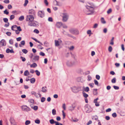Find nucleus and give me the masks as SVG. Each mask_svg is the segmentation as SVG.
Segmentation results:
<instances>
[{
    "instance_id": "1",
    "label": "nucleus",
    "mask_w": 125,
    "mask_h": 125,
    "mask_svg": "<svg viewBox=\"0 0 125 125\" xmlns=\"http://www.w3.org/2000/svg\"><path fill=\"white\" fill-rule=\"evenodd\" d=\"M86 9L84 10L85 13L86 14L90 15L92 13L94 12L95 6L92 3H89L88 5L86 6Z\"/></svg>"
},
{
    "instance_id": "2",
    "label": "nucleus",
    "mask_w": 125,
    "mask_h": 125,
    "mask_svg": "<svg viewBox=\"0 0 125 125\" xmlns=\"http://www.w3.org/2000/svg\"><path fill=\"white\" fill-rule=\"evenodd\" d=\"M62 21L63 22H66L69 18V15L66 13H63L62 14Z\"/></svg>"
},
{
    "instance_id": "3",
    "label": "nucleus",
    "mask_w": 125,
    "mask_h": 125,
    "mask_svg": "<svg viewBox=\"0 0 125 125\" xmlns=\"http://www.w3.org/2000/svg\"><path fill=\"white\" fill-rule=\"evenodd\" d=\"M69 31L71 33L75 35H77L79 33V31L76 29H71L69 30Z\"/></svg>"
},
{
    "instance_id": "4",
    "label": "nucleus",
    "mask_w": 125,
    "mask_h": 125,
    "mask_svg": "<svg viewBox=\"0 0 125 125\" xmlns=\"http://www.w3.org/2000/svg\"><path fill=\"white\" fill-rule=\"evenodd\" d=\"M28 24L29 26L33 27H36L38 25V22L33 21L29 22L28 23Z\"/></svg>"
},
{
    "instance_id": "5",
    "label": "nucleus",
    "mask_w": 125,
    "mask_h": 125,
    "mask_svg": "<svg viewBox=\"0 0 125 125\" xmlns=\"http://www.w3.org/2000/svg\"><path fill=\"white\" fill-rule=\"evenodd\" d=\"M34 19L33 16L31 15H27L26 16V21L30 22L33 21Z\"/></svg>"
},
{
    "instance_id": "6",
    "label": "nucleus",
    "mask_w": 125,
    "mask_h": 125,
    "mask_svg": "<svg viewBox=\"0 0 125 125\" xmlns=\"http://www.w3.org/2000/svg\"><path fill=\"white\" fill-rule=\"evenodd\" d=\"M21 108L23 111L27 112L30 111L31 110V109L29 107L25 105L22 106Z\"/></svg>"
},
{
    "instance_id": "7",
    "label": "nucleus",
    "mask_w": 125,
    "mask_h": 125,
    "mask_svg": "<svg viewBox=\"0 0 125 125\" xmlns=\"http://www.w3.org/2000/svg\"><path fill=\"white\" fill-rule=\"evenodd\" d=\"M74 62L73 61H67L66 62L67 66L69 67H71L74 64Z\"/></svg>"
},
{
    "instance_id": "8",
    "label": "nucleus",
    "mask_w": 125,
    "mask_h": 125,
    "mask_svg": "<svg viewBox=\"0 0 125 125\" xmlns=\"http://www.w3.org/2000/svg\"><path fill=\"white\" fill-rule=\"evenodd\" d=\"M38 16L41 18H42L44 16V13L43 11H39L38 12Z\"/></svg>"
},
{
    "instance_id": "9",
    "label": "nucleus",
    "mask_w": 125,
    "mask_h": 125,
    "mask_svg": "<svg viewBox=\"0 0 125 125\" xmlns=\"http://www.w3.org/2000/svg\"><path fill=\"white\" fill-rule=\"evenodd\" d=\"M50 123L51 124H53L55 123V125H59V123L58 122L54 121L53 119H51L49 120Z\"/></svg>"
},
{
    "instance_id": "10",
    "label": "nucleus",
    "mask_w": 125,
    "mask_h": 125,
    "mask_svg": "<svg viewBox=\"0 0 125 125\" xmlns=\"http://www.w3.org/2000/svg\"><path fill=\"white\" fill-rule=\"evenodd\" d=\"M6 42L4 39L2 40L0 42V45L2 46H5L6 45Z\"/></svg>"
},
{
    "instance_id": "11",
    "label": "nucleus",
    "mask_w": 125,
    "mask_h": 125,
    "mask_svg": "<svg viewBox=\"0 0 125 125\" xmlns=\"http://www.w3.org/2000/svg\"><path fill=\"white\" fill-rule=\"evenodd\" d=\"M39 59V56L37 55L34 56L32 60L33 62L38 61Z\"/></svg>"
},
{
    "instance_id": "12",
    "label": "nucleus",
    "mask_w": 125,
    "mask_h": 125,
    "mask_svg": "<svg viewBox=\"0 0 125 125\" xmlns=\"http://www.w3.org/2000/svg\"><path fill=\"white\" fill-rule=\"evenodd\" d=\"M29 13L30 14H31V15H33L35 14V12L33 10L31 9L29 10Z\"/></svg>"
},
{
    "instance_id": "13",
    "label": "nucleus",
    "mask_w": 125,
    "mask_h": 125,
    "mask_svg": "<svg viewBox=\"0 0 125 125\" xmlns=\"http://www.w3.org/2000/svg\"><path fill=\"white\" fill-rule=\"evenodd\" d=\"M62 23L61 22H58L56 23V26L58 28H60L62 26Z\"/></svg>"
},
{
    "instance_id": "14",
    "label": "nucleus",
    "mask_w": 125,
    "mask_h": 125,
    "mask_svg": "<svg viewBox=\"0 0 125 125\" xmlns=\"http://www.w3.org/2000/svg\"><path fill=\"white\" fill-rule=\"evenodd\" d=\"M97 89H93V94L95 95H97L98 94Z\"/></svg>"
},
{
    "instance_id": "15",
    "label": "nucleus",
    "mask_w": 125,
    "mask_h": 125,
    "mask_svg": "<svg viewBox=\"0 0 125 125\" xmlns=\"http://www.w3.org/2000/svg\"><path fill=\"white\" fill-rule=\"evenodd\" d=\"M31 94L32 95H34L37 98H39L38 94L37 93H36L35 92H31Z\"/></svg>"
},
{
    "instance_id": "16",
    "label": "nucleus",
    "mask_w": 125,
    "mask_h": 125,
    "mask_svg": "<svg viewBox=\"0 0 125 125\" xmlns=\"http://www.w3.org/2000/svg\"><path fill=\"white\" fill-rule=\"evenodd\" d=\"M47 90L46 87H44L42 88L41 91L43 93H46L47 92Z\"/></svg>"
},
{
    "instance_id": "17",
    "label": "nucleus",
    "mask_w": 125,
    "mask_h": 125,
    "mask_svg": "<svg viewBox=\"0 0 125 125\" xmlns=\"http://www.w3.org/2000/svg\"><path fill=\"white\" fill-rule=\"evenodd\" d=\"M75 106L72 105V106H70L69 107V110L71 111H72L74 110V108H75Z\"/></svg>"
},
{
    "instance_id": "18",
    "label": "nucleus",
    "mask_w": 125,
    "mask_h": 125,
    "mask_svg": "<svg viewBox=\"0 0 125 125\" xmlns=\"http://www.w3.org/2000/svg\"><path fill=\"white\" fill-rule=\"evenodd\" d=\"M83 89L84 91L87 92H88L89 90V88L88 87H83Z\"/></svg>"
},
{
    "instance_id": "19",
    "label": "nucleus",
    "mask_w": 125,
    "mask_h": 125,
    "mask_svg": "<svg viewBox=\"0 0 125 125\" xmlns=\"http://www.w3.org/2000/svg\"><path fill=\"white\" fill-rule=\"evenodd\" d=\"M37 64L35 63H34L30 65V67L31 68H35L37 67Z\"/></svg>"
},
{
    "instance_id": "20",
    "label": "nucleus",
    "mask_w": 125,
    "mask_h": 125,
    "mask_svg": "<svg viewBox=\"0 0 125 125\" xmlns=\"http://www.w3.org/2000/svg\"><path fill=\"white\" fill-rule=\"evenodd\" d=\"M29 71L27 70L25 71L24 73V76H27L29 74Z\"/></svg>"
},
{
    "instance_id": "21",
    "label": "nucleus",
    "mask_w": 125,
    "mask_h": 125,
    "mask_svg": "<svg viewBox=\"0 0 125 125\" xmlns=\"http://www.w3.org/2000/svg\"><path fill=\"white\" fill-rule=\"evenodd\" d=\"M31 38L32 39L34 40L36 42H37L40 43L42 45H43L42 43V42H40L38 41L36 39L34 38L33 37H32Z\"/></svg>"
},
{
    "instance_id": "22",
    "label": "nucleus",
    "mask_w": 125,
    "mask_h": 125,
    "mask_svg": "<svg viewBox=\"0 0 125 125\" xmlns=\"http://www.w3.org/2000/svg\"><path fill=\"white\" fill-rule=\"evenodd\" d=\"M55 46H59L60 43H59V41L55 40Z\"/></svg>"
},
{
    "instance_id": "23",
    "label": "nucleus",
    "mask_w": 125,
    "mask_h": 125,
    "mask_svg": "<svg viewBox=\"0 0 125 125\" xmlns=\"http://www.w3.org/2000/svg\"><path fill=\"white\" fill-rule=\"evenodd\" d=\"M114 37H113L111 40L110 42V44L111 45H113L114 44Z\"/></svg>"
},
{
    "instance_id": "24",
    "label": "nucleus",
    "mask_w": 125,
    "mask_h": 125,
    "mask_svg": "<svg viewBox=\"0 0 125 125\" xmlns=\"http://www.w3.org/2000/svg\"><path fill=\"white\" fill-rule=\"evenodd\" d=\"M30 81L31 83H33L35 82V80L34 78H32L30 79Z\"/></svg>"
},
{
    "instance_id": "25",
    "label": "nucleus",
    "mask_w": 125,
    "mask_h": 125,
    "mask_svg": "<svg viewBox=\"0 0 125 125\" xmlns=\"http://www.w3.org/2000/svg\"><path fill=\"white\" fill-rule=\"evenodd\" d=\"M53 3L54 4V5H59V2H58L56 0H55L53 1Z\"/></svg>"
},
{
    "instance_id": "26",
    "label": "nucleus",
    "mask_w": 125,
    "mask_h": 125,
    "mask_svg": "<svg viewBox=\"0 0 125 125\" xmlns=\"http://www.w3.org/2000/svg\"><path fill=\"white\" fill-rule=\"evenodd\" d=\"M24 16H21L19 18V19L20 21H22L24 20Z\"/></svg>"
},
{
    "instance_id": "27",
    "label": "nucleus",
    "mask_w": 125,
    "mask_h": 125,
    "mask_svg": "<svg viewBox=\"0 0 125 125\" xmlns=\"http://www.w3.org/2000/svg\"><path fill=\"white\" fill-rule=\"evenodd\" d=\"M83 96L85 98H87L88 96V94H86L85 93L83 92L82 93Z\"/></svg>"
},
{
    "instance_id": "28",
    "label": "nucleus",
    "mask_w": 125,
    "mask_h": 125,
    "mask_svg": "<svg viewBox=\"0 0 125 125\" xmlns=\"http://www.w3.org/2000/svg\"><path fill=\"white\" fill-rule=\"evenodd\" d=\"M101 22L103 24H105L106 23L105 21L104 18L103 17L101 18Z\"/></svg>"
},
{
    "instance_id": "29",
    "label": "nucleus",
    "mask_w": 125,
    "mask_h": 125,
    "mask_svg": "<svg viewBox=\"0 0 125 125\" xmlns=\"http://www.w3.org/2000/svg\"><path fill=\"white\" fill-rule=\"evenodd\" d=\"M44 45L46 47H48L49 46V43L45 41L44 43Z\"/></svg>"
},
{
    "instance_id": "30",
    "label": "nucleus",
    "mask_w": 125,
    "mask_h": 125,
    "mask_svg": "<svg viewBox=\"0 0 125 125\" xmlns=\"http://www.w3.org/2000/svg\"><path fill=\"white\" fill-rule=\"evenodd\" d=\"M30 123L31 121L30 120H27L26 121L25 124L26 125H28L30 124Z\"/></svg>"
},
{
    "instance_id": "31",
    "label": "nucleus",
    "mask_w": 125,
    "mask_h": 125,
    "mask_svg": "<svg viewBox=\"0 0 125 125\" xmlns=\"http://www.w3.org/2000/svg\"><path fill=\"white\" fill-rule=\"evenodd\" d=\"M10 121L11 124H13L14 122V120L13 118H11L10 119Z\"/></svg>"
},
{
    "instance_id": "32",
    "label": "nucleus",
    "mask_w": 125,
    "mask_h": 125,
    "mask_svg": "<svg viewBox=\"0 0 125 125\" xmlns=\"http://www.w3.org/2000/svg\"><path fill=\"white\" fill-rule=\"evenodd\" d=\"M71 90L74 93L76 92V91H75V89H77V88L75 87H73L72 88H71Z\"/></svg>"
},
{
    "instance_id": "33",
    "label": "nucleus",
    "mask_w": 125,
    "mask_h": 125,
    "mask_svg": "<svg viewBox=\"0 0 125 125\" xmlns=\"http://www.w3.org/2000/svg\"><path fill=\"white\" fill-rule=\"evenodd\" d=\"M35 72L36 73V74L38 76H39L40 75V72L38 70H36Z\"/></svg>"
},
{
    "instance_id": "34",
    "label": "nucleus",
    "mask_w": 125,
    "mask_h": 125,
    "mask_svg": "<svg viewBox=\"0 0 125 125\" xmlns=\"http://www.w3.org/2000/svg\"><path fill=\"white\" fill-rule=\"evenodd\" d=\"M52 113L53 115H54L56 114V110L55 109H53L52 110Z\"/></svg>"
},
{
    "instance_id": "35",
    "label": "nucleus",
    "mask_w": 125,
    "mask_h": 125,
    "mask_svg": "<svg viewBox=\"0 0 125 125\" xmlns=\"http://www.w3.org/2000/svg\"><path fill=\"white\" fill-rule=\"evenodd\" d=\"M15 18V16L13 15H11L10 16V20H12L14 19Z\"/></svg>"
},
{
    "instance_id": "36",
    "label": "nucleus",
    "mask_w": 125,
    "mask_h": 125,
    "mask_svg": "<svg viewBox=\"0 0 125 125\" xmlns=\"http://www.w3.org/2000/svg\"><path fill=\"white\" fill-rule=\"evenodd\" d=\"M22 52L25 54H26L28 52V51L26 49H23L22 50Z\"/></svg>"
},
{
    "instance_id": "37",
    "label": "nucleus",
    "mask_w": 125,
    "mask_h": 125,
    "mask_svg": "<svg viewBox=\"0 0 125 125\" xmlns=\"http://www.w3.org/2000/svg\"><path fill=\"white\" fill-rule=\"evenodd\" d=\"M116 78L115 77L112 80L111 82L112 83H115L116 82Z\"/></svg>"
},
{
    "instance_id": "38",
    "label": "nucleus",
    "mask_w": 125,
    "mask_h": 125,
    "mask_svg": "<svg viewBox=\"0 0 125 125\" xmlns=\"http://www.w3.org/2000/svg\"><path fill=\"white\" fill-rule=\"evenodd\" d=\"M46 98L45 97H42L41 99V101L42 102H44Z\"/></svg>"
},
{
    "instance_id": "39",
    "label": "nucleus",
    "mask_w": 125,
    "mask_h": 125,
    "mask_svg": "<svg viewBox=\"0 0 125 125\" xmlns=\"http://www.w3.org/2000/svg\"><path fill=\"white\" fill-rule=\"evenodd\" d=\"M88 78L87 80L88 81H90L92 79L90 75H88L87 76Z\"/></svg>"
},
{
    "instance_id": "40",
    "label": "nucleus",
    "mask_w": 125,
    "mask_h": 125,
    "mask_svg": "<svg viewBox=\"0 0 125 125\" xmlns=\"http://www.w3.org/2000/svg\"><path fill=\"white\" fill-rule=\"evenodd\" d=\"M112 47L111 46H109L108 48V50L109 52H111L112 51Z\"/></svg>"
},
{
    "instance_id": "41",
    "label": "nucleus",
    "mask_w": 125,
    "mask_h": 125,
    "mask_svg": "<svg viewBox=\"0 0 125 125\" xmlns=\"http://www.w3.org/2000/svg\"><path fill=\"white\" fill-rule=\"evenodd\" d=\"M28 0H25V3L24 4V6H26L27 4L28 3Z\"/></svg>"
},
{
    "instance_id": "42",
    "label": "nucleus",
    "mask_w": 125,
    "mask_h": 125,
    "mask_svg": "<svg viewBox=\"0 0 125 125\" xmlns=\"http://www.w3.org/2000/svg\"><path fill=\"white\" fill-rule=\"evenodd\" d=\"M29 101L31 103H34V100L33 99H31L29 100Z\"/></svg>"
},
{
    "instance_id": "43",
    "label": "nucleus",
    "mask_w": 125,
    "mask_h": 125,
    "mask_svg": "<svg viewBox=\"0 0 125 125\" xmlns=\"http://www.w3.org/2000/svg\"><path fill=\"white\" fill-rule=\"evenodd\" d=\"M3 20L5 22H8V19L7 18H5L3 19Z\"/></svg>"
},
{
    "instance_id": "44",
    "label": "nucleus",
    "mask_w": 125,
    "mask_h": 125,
    "mask_svg": "<svg viewBox=\"0 0 125 125\" xmlns=\"http://www.w3.org/2000/svg\"><path fill=\"white\" fill-rule=\"evenodd\" d=\"M112 116L114 117H115L117 116V114L115 113H113L112 115Z\"/></svg>"
},
{
    "instance_id": "45",
    "label": "nucleus",
    "mask_w": 125,
    "mask_h": 125,
    "mask_svg": "<svg viewBox=\"0 0 125 125\" xmlns=\"http://www.w3.org/2000/svg\"><path fill=\"white\" fill-rule=\"evenodd\" d=\"M112 11V10L111 8L109 9L107 11V13L109 14L111 13Z\"/></svg>"
},
{
    "instance_id": "46",
    "label": "nucleus",
    "mask_w": 125,
    "mask_h": 125,
    "mask_svg": "<svg viewBox=\"0 0 125 125\" xmlns=\"http://www.w3.org/2000/svg\"><path fill=\"white\" fill-rule=\"evenodd\" d=\"M44 2L46 6H47L48 5V2L47 0H44Z\"/></svg>"
},
{
    "instance_id": "47",
    "label": "nucleus",
    "mask_w": 125,
    "mask_h": 125,
    "mask_svg": "<svg viewBox=\"0 0 125 125\" xmlns=\"http://www.w3.org/2000/svg\"><path fill=\"white\" fill-rule=\"evenodd\" d=\"M33 32L36 33L38 34L39 33V31L37 29H35L33 31Z\"/></svg>"
},
{
    "instance_id": "48",
    "label": "nucleus",
    "mask_w": 125,
    "mask_h": 125,
    "mask_svg": "<svg viewBox=\"0 0 125 125\" xmlns=\"http://www.w3.org/2000/svg\"><path fill=\"white\" fill-rule=\"evenodd\" d=\"M9 43L10 44H13V40L12 39H10L9 41Z\"/></svg>"
},
{
    "instance_id": "49",
    "label": "nucleus",
    "mask_w": 125,
    "mask_h": 125,
    "mask_svg": "<svg viewBox=\"0 0 125 125\" xmlns=\"http://www.w3.org/2000/svg\"><path fill=\"white\" fill-rule=\"evenodd\" d=\"M35 122V123L37 124H39L40 123V120H36Z\"/></svg>"
},
{
    "instance_id": "50",
    "label": "nucleus",
    "mask_w": 125,
    "mask_h": 125,
    "mask_svg": "<svg viewBox=\"0 0 125 125\" xmlns=\"http://www.w3.org/2000/svg\"><path fill=\"white\" fill-rule=\"evenodd\" d=\"M113 87L115 90H118L119 89V87L115 85L113 86Z\"/></svg>"
},
{
    "instance_id": "51",
    "label": "nucleus",
    "mask_w": 125,
    "mask_h": 125,
    "mask_svg": "<svg viewBox=\"0 0 125 125\" xmlns=\"http://www.w3.org/2000/svg\"><path fill=\"white\" fill-rule=\"evenodd\" d=\"M63 28L65 29H66L67 28V26L65 24H63L62 26Z\"/></svg>"
},
{
    "instance_id": "52",
    "label": "nucleus",
    "mask_w": 125,
    "mask_h": 125,
    "mask_svg": "<svg viewBox=\"0 0 125 125\" xmlns=\"http://www.w3.org/2000/svg\"><path fill=\"white\" fill-rule=\"evenodd\" d=\"M48 20L49 21L52 22L53 21L52 19V17H49L48 18Z\"/></svg>"
},
{
    "instance_id": "53",
    "label": "nucleus",
    "mask_w": 125,
    "mask_h": 125,
    "mask_svg": "<svg viewBox=\"0 0 125 125\" xmlns=\"http://www.w3.org/2000/svg\"><path fill=\"white\" fill-rule=\"evenodd\" d=\"M17 30L18 31H22V29L21 28L20 26H18L17 27Z\"/></svg>"
},
{
    "instance_id": "54",
    "label": "nucleus",
    "mask_w": 125,
    "mask_h": 125,
    "mask_svg": "<svg viewBox=\"0 0 125 125\" xmlns=\"http://www.w3.org/2000/svg\"><path fill=\"white\" fill-rule=\"evenodd\" d=\"M94 84L93 83H90L89 84V85L91 88H93L94 87Z\"/></svg>"
},
{
    "instance_id": "55",
    "label": "nucleus",
    "mask_w": 125,
    "mask_h": 125,
    "mask_svg": "<svg viewBox=\"0 0 125 125\" xmlns=\"http://www.w3.org/2000/svg\"><path fill=\"white\" fill-rule=\"evenodd\" d=\"M94 82L95 84L96 85H98V81L97 80H94Z\"/></svg>"
},
{
    "instance_id": "56",
    "label": "nucleus",
    "mask_w": 125,
    "mask_h": 125,
    "mask_svg": "<svg viewBox=\"0 0 125 125\" xmlns=\"http://www.w3.org/2000/svg\"><path fill=\"white\" fill-rule=\"evenodd\" d=\"M39 54L42 56H44L45 55L44 53L42 52H40L39 53Z\"/></svg>"
},
{
    "instance_id": "57",
    "label": "nucleus",
    "mask_w": 125,
    "mask_h": 125,
    "mask_svg": "<svg viewBox=\"0 0 125 125\" xmlns=\"http://www.w3.org/2000/svg\"><path fill=\"white\" fill-rule=\"evenodd\" d=\"M78 120L76 118H75L74 119H72V121L74 122H77L78 121Z\"/></svg>"
},
{
    "instance_id": "58",
    "label": "nucleus",
    "mask_w": 125,
    "mask_h": 125,
    "mask_svg": "<svg viewBox=\"0 0 125 125\" xmlns=\"http://www.w3.org/2000/svg\"><path fill=\"white\" fill-rule=\"evenodd\" d=\"M96 78L97 79L99 80L100 79V77L99 75H97L96 76Z\"/></svg>"
},
{
    "instance_id": "59",
    "label": "nucleus",
    "mask_w": 125,
    "mask_h": 125,
    "mask_svg": "<svg viewBox=\"0 0 125 125\" xmlns=\"http://www.w3.org/2000/svg\"><path fill=\"white\" fill-rule=\"evenodd\" d=\"M21 44L23 45H24L25 44V42L24 41H22L21 42Z\"/></svg>"
},
{
    "instance_id": "60",
    "label": "nucleus",
    "mask_w": 125,
    "mask_h": 125,
    "mask_svg": "<svg viewBox=\"0 0 125 125\" xmlns=\"http://www.w3.org/2000/svg\"><path fill=\"white\" fill-rule=\"evenodd\" d=\"M38 109V106H34L33 107V109L35 110H36Z\"/></svg>"
},
{
    "instance_id": "61",
    "label": "nucleus",
    "mask_w": 125,
    "mask_h": 125,
    "mask_svg": "<svg viewBox=\"0 0 125 125\" xmlns=\"http://www.w3.org/2000/svg\"><path fill=\"white\" fill-rule=\"evenodd\" d=\"M6 34L8 36H10L11 35V33L10 32H6Z\"/></svg>"
},
{
    "instance_id": "62",
    "label": "nucleus",
    "mask_w": 125,
    "mask_h": 125,
    "mask_svg": "<svg viewBox=\"0 0 125 125\" xmlns=\"http://www.w3.org/2000/svg\"><path fill=\"white\" fill-rule=\"evenodd\" d=\"M69 49L71 50H73L74 48V47L73 46H72L69 48Z\"/></svg>"
},
{
    "instance_id": "63",
    "label": "nucleus",
    "mask_w": 125,
    "mask_h": 125,
    "mask_svg": "<svg viewBox=\"0 0 125 125\" xmlns=\"http://www.w3.org/2000/svg\"><path fill=\"white\" fill-rule=\"evenodd\" d=\"M4 13L6 15H8L9 13V12L7 11V10L6 9L4 11Z\"/></svg>"
},
{
    "instance_id": "64",
    "label": "nucleus",
    "mask_w": 125,
    "mask_h": 125,
    "mask_svg": "<svg viewBox=\"0 0 125 125\" xmlns=\"http://www.w3.org/2000/svg\"><path fill=\"white\" fill-rule=\"evenodd\" d=\"M98 26V24L97 23L95 24L94 25L93 28H96Z\"/></svg>"
}]
</instances>
